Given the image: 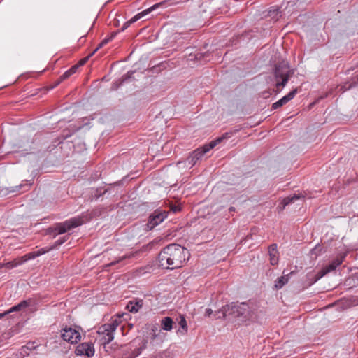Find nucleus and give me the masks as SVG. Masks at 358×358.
<instances>
[{"label":"nucleus","instance_id":"obj_1","mask_svg":"<svg viewBox=\"0 0 358 358\" xmlns=\"http://www.w3.org/2000/svg\"><path fill=\"white\" fill-rule=\"evenodd\" d=\"M190 254L188 250L181 245L172 243L164 247L158 255V262L161 267L168 269L180 268L183 262L189 259Z\"/></svg>","mask_w":358,"mask_h":358},{"label":"nucleus","instance_id":"obj_2","mask_svg":"<svg viewBox=\"0 0 358 358\" xmlns=\"http://www.w3.org/2000/svg\"><path fill=\"white\" fill-rule=\"evenodd\" d=\"M255 308L250 307L248 303L240 304L231 303L222 306L221 309L215 312L216 319L225 318L227 315L234 318H241L242 322L252 320L256 317Z\"/></svg>","mask_w":358,"mask_h":358},{"label":"nucleus","instance_id":"obj_3","mask_svg":"<svg viewBox=\"0 0 358 358\" xmlns=\"http://www.w3.org/2000/svg\"><path fill=\"white\" fill-rule=\"evenodd\" d=\"M273 73L276 80V92H279L280 87H284L294 74V70L290 69L288 62L283 60L275 64Z\"/></svg>","mask_w":358,"mask_h":358},{"label":"nucleus","instance_id":"obj_4","mask_svg":"<svg viewBox=\"0 0 358 358\" xmlns=\"http://www.w3.org/2000/svg\"><path fill=\"white\" fill-rule=\"evenodd\" d=\"M229 137V134L225 133L222 136L217 138L209 143L204 145L203 147L196 149L187 158V162L191 165V166H194L196 162L199 160L205 153L215 148L217 144L221 143L223 139H226Z\"/></svg>","mask_w":358,"mask_h":358},{"label":"nucleus","instance_id":"obj_5","mask_svg":"<svg viewBox=\"0 0 358 358\" xmlns=\"http://www.w3.org/2000/svg\"><path fill=\"white\" fill-rule=\"evenodd\" d=\"M83 217H74L63 222L57 223L54 227L48 229V233L51 234L54 232L53 238H55L58 234H64L73 228L82 225L85 222L83 220Z\"/></svg>","mask_w":358,"mask_h":358},{"label":"nucleus","instance_id":"obj_6","mask_svg":"<svg viewBox=\"0 0 358 358\" xmlns=\"http://www.w3.org/2000/svg\"><path fill=\"white\" fill-rule=\"evenodd\" d=\"M119 324V321L115 319L110 323L104 324L99 328L97 333L102 336L101 339L102 345H106L114 339V332Z\"/></svg>","mask_w":358,"mask_h":358},{"label":"nucleus","instance_id":"obj_7","mask_svg":"<svg viewBox=\"0 0 358 358\" xmlns=\"http://www.w3.org/2000/svg\"><path fill=\"white\" fill-rule=\"evenodd\" d=\"M168 212L162 208L155 210L148 217L145 224L146 231L152 230L156 226L162 223L168 216Z\"/></svg>","mask_w":358,"mask_h":358},{"label":"nucleus","instance_id":"obj_8","mask_svg":"<svg viewBox=\"0 0 358 358\" xmlns=\"http://www.w3.org/2000/svg\"><path fill=\"white\" fill-rule=\"evenodd\" d=\"M61 336L65 341L72 344L77 343L81 339V336L78 331L73 329L72 327H67L62 329Z\"/></svg>","mask_w":358,"mask_h":358},{"label":"nucleus","instance_id":"obj_9","mask_svg":"<svg viewBox=\"0 0 358 358\" xmlns=\"http://www.w3.org/2000/svg\"><path fill=\"white\" fill-rule=\"evenodd\" d=\"M95 350L94 344L91 342H85L79 344L76 350L75 353L80 356H86L91 357L94 355Z\"/></svg>","mask_w":358,"mask_h":358},{"label":"nucleus","instance_id":"obj_10","mask_svg":"<svg viewBox=\"0 0 358 358\" xmlns=\"http://www.w3.org/2000/svg\"><path fill=\"white\" fill-rule=\"evenodd\" d=\"M345 257V255H339L334 259H333L328 265L324 266L321 270L322 273H324V275H325L328 273H330L336 270V268L343 263Z\"/></svg>","mask_w":358,"mask_h":358},{"label":"nucleus","instance_id":"obj_11","mask_svg":"<svg viewBox=\"0 0 358 358\" xmlns=\"http://www.w3.org/2000/svg\"><path fill=\"white\" fill-rule=\"evenodd\" d=\"M297 92H298L297 88L292 90L287 95H285V96L281 98L278 101L273 103L272 104L271 109L275 110V109H278V108L282 107V106L285 105L287 103H288L289 101H291L292 99H294V97L297 94Z\"/></svg>","mask_w":358,"mask_h":358},{"label":"nucleus","instance_id":"obj_12","mask_svg":"<svg viewBox=\"0 0 358 358\" xmlns=\"http://www.w3.org/2000/svg\"><path fill=\"white\" fill-rule=\"evenodd\" d=\"M135 71H129L126 74L123 75L120 79L115 80L111 86L112 90H117L121 85H122L125 82L134 79L133 75L134 74Z\"/></svg>","mask_w":358,"mask_h":358},{"label":"nucleus","instance_id":"obj_13","mask_svg":"<svg viewBox=\"0 0 358 358\" xmlns=\"http://www.w3.org/2000/svg\"><path fill=\"white\" fill-rule=\"evenodd\" d=\"M143 306V300L141 299H134L128 302L126 308L131 313H138Z\"/></svg>","mask_w":358,"mask_h":358},{"label":"nucleus","instance_id":"obj_14","mask_svg":"<svg viewBox=\"0 0 358 358\" xmlns=\"http://www.w3.org/2000/svg\"><path fill=\"white\" fill-rule=\"evenodd\" d=\"M150 12H152V8H150V7L139 13H138L137 15H136L135 16H134L131 19H130L129 21L126 22L122 27L121 28V31H124L125 29H127L132 23L136 22L137 20H140L141 18H142L143 17H144L145 15H146L147 14L150 13Z\"/></svg>","mask_w":358,"mask_h":358},{"label":"nucleus","instance_id":"obj_15","mask_svg":"<svg viewBox=\"0 0 358 358\" xmlns=\"http://www.w3.org/2000/svg\"><path fill=\"white\" fill-rule=\"evenodd\" d=\"M268 255L271 264L273 266L277 265L279 257L276 243H273L268 247Z\"/></svg>","mask_w":358,"mask_h":358},{"label":"nucleus","instance_id":"obj_16","mask_svg":"<svg viewBox=\"0 0 358 358\" xmlns=\"http://www.w3.org/2000/svg\"><path fill=\"white\" fill-rule=\"evenodd\" d=\"M78 69V66H72L69 69L66 71L55 82L53 86L51 87V89L57 87L60 83H62L63 80L69 78L70 76H71L73 74H74Z\"/></svg>","mask_w":358,"mask_h":358},{"label":"nucleus","instance_id":"obj_17","mask_svg":"<svg viewBox=\"0 0 358 358\" xmlns=\"http://www.w3.org/2000/svg\"><path fill=\"white\" fill-rule=\"evenodd\" d=\"M304 194L302 193H294L293 195H290L284 198L280 203V204L282 206L281 210L284 209L286 206L294 203L296 200L304 198Z\"/></svg>","mask_w":358,"mask_h":358},{"label":"nucleus","instance_id":"obj_18","mask_svg":"<svg viewBox=\"0 0 358 358\" xmlns=\"http://www.w3.org/2000/svg\"><path fill=\"white\" fill-rule=\"evenodd\" d=\"M294 273V271H292L289 273H285V270L283 271V275L278 278L275 281V288L276 289H281L285 285H286L288 282H289V276L291 275H292L293 273Z\"/></svg>","mask_w":358,"mask_h":358},{"label":"nucleus","instance_id":"obj_19","mask_svg":"<svg viewBox=\"0 0 358 358\" xmlns=\"http://www.w3.org/2000/svg\"><path fill=\"white\" fill-rule=\"evenodd\" d=\"M324 276V273L322 271H319L317 273H308L306 275L307 281L308 282V285H311L319 280L321 278Z\"/></svg>","mask_w":358,"mask_h":358},{"label":"nucleus","instance_id":"obj_20","mask_svg":"<svg viewBox=\"0 0 358 358\" xmlns=\"http://www.w3.org/2000/svg\"><path fill=\"white\" fill-rule=\"evenodd\" d=\"M30 304H31V300L30 299L29 300H23L20 303H18L17 305H15V306H13V307H11L8 310V312H9V313H13V312L20 311V310L26 308L27 307H28Z\"/></svg>","mask_w":358,"mask_h":358},{"label":"nucleus","instance_id":"obj_21","mask_svg":"<svg viewBox=\"0 0 358 358\" xmlns=\"http://www.w3.org/2000/svg\"><path fill=\"white\" fill-rule=\"evenodd\" d=\"M173 321L170 317H165L161 321V328L165 331H171L173 329Z\"/></svg>","mask_w":358,"mask_h":358},{"label":"nucleus","instance_id":"obj_22","mask_svg":"<svg viewBox=\"0 0 358 358\" xmlns=\"http://www.w3.org/2000/svg\"><path fill=\"white\" fill-rule=\"evenodd\" d=\"M31 185V183H27V182L22 183L19 185L15 186V189L10 190V192H20V191L27 192L29 189Z\"/></svg>","mask_w":358,"mask_h":358},{"label":"nucleus","instance_id":"obj_23","mask_svg":"<svg viewBox=\"0 0 358 358\" xmlns=\"http://www.w3.org/2000/svg\"><path fill=\"white\" fill-rule=\"evenodd\" d=\"M69 238V234L66 235V236H64L63 237H60L51 246L52 250H54V249H56L57 248H58L59 245H61L64 242H66L68 240Z\"/></svg>","mask_w":358,"mask_h":358},{"label":"nucleus","instance_id":"obj_24","mask_svg":"<svg viewBox=\"0 0 358 358\" xmlns=\"http://www.w3.org/2000/svg\"><path fill=\"white\" fill-rule=\"evenodd\" d=\"M179 317H180V320L178 322V324L180 326V327L185 331V332L187 333L188 328H187V324L185 317H184V315H180Z\"/></svg>","mask_w":358,"mask_h":358},{"label":"nucleus","instance_id":"obj_25","mask_svg":"<svg viewBox=\"0 0 358 358\" xmlns=\"http://www.w3.org/2000/svg\"><path fill=\"white\" fill-rule=\"evenodd\" d=\"M83 127V125L82 126H79L78 127H75L73 129V131L71 132H69L68 134H62L61 136V138L62 140H65L67 138L71 136L73 134H75L76 131H79L81 128Z\"/></svg>","mask_w":358,"mask_h":358},{"label":"nucleus","instance_id":"obj_26","mask_svg":"<svg viewBox=\"0 0 358 358\" xmlns=\"http://www.w3.org/2000/svg\"><path fill=\"white\" fill-rule=\"evenodd\" d=\"M22 262H17L16 260L8 262L4 264V266L8 269L13 268L17 266L18 264H20Z\"/></svg>","mask_w":358,"mask_h":358},{"label":"nucleus","instance_id":"obj_27","mask_svg":"<svg viewBox=\"0 0 358 358\" xmlns=\"http://www.w3.org/2000/svg\"><path fill=\"white\" fill-rule=\"evenodd\" d=\"M38 255L36 252V251H33V252H31L29 253H27V255H25L22 258H24V259L22 261V262H25L28 259H34L36 257H37Z\"/></svg>","mask_w":358,"mask_h":358},{"label":"nucleus","instance_id":"obj_28","mask_svg":"<svg viewBox=\"0 0 358 358\" xmlns=\"http://www.w3.org/2000/svg\"><path fill=\"white\" fill-rule=\"evenodd\" d=\"M107 192V189L103 188H98L96 190V193L94 194V197L96 199H99L100 196L103 195Z\"/></svg>","mask_w":358,"mask_h":358},{"label":"nucleus","instance_id":"obj_29","mask_svg":"<svg viewBox=\"0 0 358 358\" xmlns=\"http://www.w3.org/2000/svg\"><path fill=\"white\" fill-rule=\"evenodd\" d=\"M50 250H52L51 246L41 248L38 250L36 251V252L38 257H39L43 254L47 253L48 252H49Z\"/></svg>","mask_w":358,"mask_h":358},{"label":"nucleus","instance_id":"obj_30","mask_svg":"<svg viewBox=\"0 0 358 358\" xmlns=\"http://www.w3.org/2000/svg\"><path fill=\"white\" fill-rule=\"evenodd\" d=\"M94 55V52H92L91 54H90L87 57H84L83 59H81L78 64H75V66H78V68L81 66H83L87 61L88 59H90V57L91 56H92Z\"/></svg>","mask_w":358,"mask_h":358},{"label":"nucleus","instance_id":"obj_31","mask_svg":"<svg viewBox=\"0 0 358 358\" xmlns=\"http://www.w3.org/2000/svg\"><path fill=\"white\" fill-rule=\"evenodd\" d=\"M275 92L276 94L278 92H276V90H273L272 91L271 90H267V91H264L262 92V96L265 99L268 98V96H270L271 94H272V92Z\"/></svg>","mask_w":358,"mask_h":358},{"label":"nucleus","instance_id":"obj_32","mask_svg":"<svg viewBox=\"0 0 358 358\" xmlns=\"http://www.w3.org/2000/svg\"><path fill=\"white\" fill-rule=\"evenodd\" d=\"M171 210L176 213L181 210V207L176 205H171Z\"/></svg>","mask_w":358,"mask_h":358},{"label":"nucleus","instance_id":"obj_33","mask_svg":"<svg viewBox=\"0 0 358 358\" xmlns=\"http://www.w3.org/2000/svg\"><path fill=\"white\" fill-rule=\"evenodd\" d=\"M141 348H138L136 350V352L134 351L132 352V358H135L136 357H137L141 353Z\"/></svg>","mask_w":358,"mask_h":358},{"label":"nucleus","instance_id":"obj_34","mask_svg":"<svg viewBox=\"0 0 358 358\" xmlns=\"http://www.w3.org/2000/svg\"><path fill=\"white\" fill-rule=\"evenodd\" d=\"M213 314V310L210 308H207L206 310V316L210 317Z\"/></svg>","mask_w":358,"mask_h":358},{"label":"nucleus","instance_id":"obj_35","mask_svg":"<svg viewBox=\"0 0 358 358\" xmlns=\"http://www.w3.org/2000/svg\"><path fill=\"white\" fill-rule=\"evenodd\" d=\"M109 41H110V38H109L108 37H106L103 40H102L101 43L102 44H103L104 45L106 44H107Z\"/></svg>","mask_w":358,"mask_h":358},{"label":"nucleus","instance_id":"obj_36","mask_svg":"<svg viewBox=\"0 0 358 358\" xmlns=\"http://www.w3.org/2000/svg\"><path fill=\"white\" fill-rule=\"evenodd\" d=\"M103 45H103V44H102V43L101 42V43L98 45V46L96 47V49H95L92 52H94V53H95V52H96L99 49H100L101 48H102Z\"/></svg>","mask_w":358,"mask_h":358},{"label":"nucleus","instance_id":"obj_37","mask_svg":"<svg viewBox=\"0 0 358 358\" xmlns=\"http://www.w3.org/2000/svg\"><path fill=\"white\" fill-rule=\"evenodd\" d=\"M8 314H9L8 310H7L3 313H0V319H1L2 317H3L4 316H6Z\"/></svg>","mask_w":358,"mask_h":358},{"label":"nucleus","instance_id":"obj_38","mask_svg":"<svg viewBox=\"0 0 358 358\" xmlns=\"http://www.w3.org/2000/svg\"><path fill=\"white\" fill-rule=\"evenodd\" d=\"M117 33L116 32H113L110 34V36H108L109 38H110V41L116 36Z\"/></svg>","mask_w":358,"mask_h":358},{"label":"nucleus","instance_id":"obj_39","mask_svg":"<svg viewBox=\"0 0 358 358\" xmlns=\"http://www.w3.org/2000/svg\"><path fill=\"white\" fill-rule=\"evenodd\" d=\"M229 210L230 211H234L235 210V208L234 207H230L229 208Z\"/></svg>","mask_w":358,"mask_h":358},{"label":"nucleus","instance_id":"obj_40","mask_svg":"<svg viewBox=\"0 0 358 358\" xmlns=\"http://www.w3.org/2000/svg\"><path fill=\"white\" fill-rule=\"evenodd\" d=\"M116 264V262H113L110 263V265H115Z\"/></svg>","mask_w":358,"mask_h":358},{"label":"nucleus","instance_id":"obj_41","mask_svg":"<svg viewBox=\"0 0 358 358\" xmlns=\"http://www.w3.org/2000/svg\"><path fill=\"white\" fill-rule=\"evenodd\" d=\"M357 83H358V76H357Z\"/></svg>","mask_w":358,"mask_h":358}]
</instances>
